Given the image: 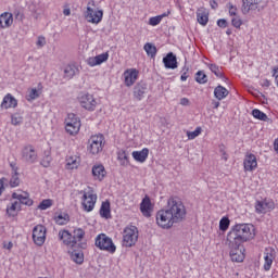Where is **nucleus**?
Instances as JSON below:
<instances>
[{"label": "nucleus", "mask_w": 278, "mask_h": 278, "mask_svg": "<svg viewBox=\"0 0 278 278\" xmlns=\"http://www.w3.org/2000/svg\"><path fill=\"white\" fill-rule=\"evenodd\" d=\"M186 218V205L177 198L172 197L167 200L165 210H160L156 213V225L161 229H172L173 225L181 223Z\"/></svg>", "instance_id": "f257e3e1"}, {"label": "nucleus", "mask_w": 278, "mask_h": 278, "mask_svg": "<svg viewBox=\"0 0 278 278\" xmlns=\"http://www.w3.org/2000/svg\"><path fill=\"white\" fill-rule=\"evenodd\" d=\"M255 238V226L253 224H237L227 235V242H231L232 247H242L244 242H249Z\"/></svg>", "instance_id": "f03ea898"}, {"label": "nucleus", "mask_w": 278, "mask_h": 278, "mask_svg": "<svg viewBox=\"0 0 278 278\" xmlns=\"http://www.w3.org/2000/svg\"><path fill=\"white\" fill-rule=\"evenodd\" d=\"M22 205L31 207V205H34V200H31L29 193L25 191L13 192L11 194L10 203L7 205V215L14 218V216H17L18 212H21Z\"/></svg>", "instance_id": "7ed1b4c3"}, {"label": "nucleus", "mask_w": 278, "mask_h": 278, "mask_svg": "<svg viewBox=\"0 0 278 278\" xmlns=\"http://www.w3.org/2000/svg\"><path fill=\"white\" fill-rule=\"evenodd\" d=\"M78 194H81V205L85 212H92L94 205H97V193L92 188L88 187L85 190L78 191Z\"/></svg>", "instance_id": "20e7f679"}, {"label": "nucleus", "mask_w": 278, "mask_h": 278, "mask_svg": "<svg viewBox=\"0 0 278 278\" xmlns=\"http://www.w3.org/2000/svg\"><path fill=\"white\" fill-rule=\"evenodd\" d=\"M105 146V137L102 134L93 135L88 140L87 150L91 155H99Z\"/></svg>", "instance_id": "39448f33"}, {"label": "nucleus", "mask_w": 278, "mask_h": 278, "mask_svg": "<svg viewBox=\"0 0 278 278\" xmlns=\"http://www.w3.org/2000/svg\"><path fill=\"white\" fill-rule=\"evenodd\" d=\"M136 242H138V227L127 226L123 231L122 245L130 249V247H136Z\"/></svg>", "instance_id": "423d86ee"}, {"label": "nucleus", "mask_w": 278, "mask_h": 278, "mask_svg": "<svg viewBox=\"0 0 278 278\" xmlns=\"http://www.w3.org/2000/svg\"><path fill=\"white\" fill-rule=\"evenodd\" d=\"M96 247L100 251H108L109 253H116V245L112 238L108 237L105 233H100L96 238Z\"/></svg>", "instance_id": "0eeeda50"}, {"label": "nucleus", "mask_w": 278, "mask_h": 278, "mask_svg": "<svg viewBox=\"0 0 278 278\" xmlns=\"http://www.w3.org/2000/svg\"><path fill=\"white\" fill-rule=\"evenodd\" d=\"M79 129H81L79 117L74 113L67 114L65 118V131H67L70 136H75V134H79Z\"/></svg>", "instance_id": "6e6552de"}, {"label": "nucleus", "mask_w": 278, "mask_h": 278, "mask_svg": "<svg viewBox=\"0 0 278 278\" xmlns=\"http://www.w3.org/2000/svg\"><path fill=\"white\" fill-rule=\"evenodd\" d=\"M77 101L84 110L94 112L97 110V99L90 93H78Z\"/></svg>", "instance_id": "1a4fd4ad"}, {"label": "nucleus", "mask_w": 278, "mask_h": 278, "mask_svg": "<svg viewBox=\"0 0 278 278\" xmlns=\"http://www.w3.org/2000/svg\"><path fill=\"white\" fill-rule=\"evenodd\" d=\"M47 240V228L43 225H37L33 229V242L37 247H42Z\"/></svg>", "instance_id": "9d476101"}, {"label": "nucleus", "mask_w": 278, "mask_h": 278, "mask_svg": "<svg viewBox=\"0 0 278 278\" xmlns=\"http://www.w3.org/2000/svg\"><path fill=\"white\" fill-rule=\"evenodd\" d=\"M85 18L88 23H92V25H99V23L103 21V10H94L90 7H87Z\"/></svg>", "instance_id": "9b49d317"}, {"label": "nucleus", "mask_w": 278, "mask_h": 278, "mask_svg": "<svg viewBox=\"0 0 278 278\" xmlns=\"http://www.w3.org/2000/svg\"><path fill=\"white\" fill-rule=\"evenodd\" d=\"M22 160L27 162L28 164H36L38 160V153L36 152V148L31 144H27L22 149Z\"/></svg>", "instance_id": "f8f14e48"}, {"label": "nucleus", "mask_w": 278, "mask_h": 278, "mask_svg": "<svg viewBox=\"0 0 278 278\" xmlns=\"http://www.w3.org/2000/svg\"><path fill=\"white\" fill-rule=\"evenodd\" d=\"M230 249V257L233 262H244V247L233 245V243L228 242Z\"/></svg>", "instance_id": "ddd939ff"}, {"label": "nucleus", "mask_w": 278, "mask_h": 278, "mask_svg": "<svg viewBox=\"0 0 278 278\" xmlns=\"http://www.w3.org/2000/svg\"><path fill=\"white\" fill-rule=\"evenodd\" d=\"M271 210H275V202H273V200L265 199L256 201L255 203L256 214H266L268 212H271Z\"/></svg>", "instance_id": "4468645a"}, {"label": "nucleus", "mask_w": 278, "mask_h": 278, "mask_svg": "<svg viewBox=\"0 0 278 278\" xmlns=\"http://www.w3.org/2000/svg\"><path fill=\"white\" fill-rule=\"evenodd\" d=\"M277 252H275V249L273 248H266L264 251V264H263V270L265 273H268L270 268H273V262H275Z\"/></svg>", "instance_id": "2eb2a0df"}, {"label": "nucleus", "mask_w": 278, "mask_h": 278, "mask_svg": "<svg viewBox=\"0 0 278 278\" xmlns=\"http://www.w3.org/2000/svg\"><path fill=\"white\" fill-rule=\"evenodd\" d=\"M138 70L136 68H128L124 72V84L127 86V88H131L136 81H138Z\"/></svg>", "instance_id": "dca6fc26"}, {"label": "nucleus", "mask_w": 278, "mask_h": 278, "mask_svg": "<svg viewBox=\"0 0 278 278\" xmlns=\"http://www.w3.org/2000/svg\"><path fill=\"white\" fill-rule=\"evenodd\" d=\"M243 168L245 173H253L257 168V156L253 153L247 154L243 160Z\"/></svg>", "instance_id": "f3484780"}, {"label": "nucleus", "mask_w": 278, "mask_h": 278, "mask_svg": "<svg viewBox=\"0 0 278 278\" xmlns=\"http://www.w3.org/2000/svg\"><path fill=\"white\" fill-rule=\"evenodd\" d=\"M264 0H242V14H249L255 10H260V3Z\"/></svg>", "instance_id": "a211bd4d"}, {"label": "nucleus", "mask_w": 278, "mask_h": 278, "mask_svg": "<svg viewBox=\"0 0 278 278\" xmlns=\"http://www.w3.org/2000/svg\"><path fill=\"white\" fill-rule=\"evenodd\" d=\"M147 90H148L147 83L144 81L137 83L132 91V94L136 101H142V99H144V96L147 94Z\"/></svg>", "instance_id": "6ab92c4d"}, {"label": "nucleus", "mask_w": 278, "mask_h": 278, "mask_svg": "<svg viewBox=\"0 0 278 278\" xmlns=\"http://www.w3.org/2000/svg\"><path fill=\"white\" fill-rule=\"evenodd\" d=\"M140 212L146 218H151V214H153V204L151 203V199L147 195L140 203Z\"/></svg>", "instance_id": "aec40b11"}, {"label": "nucleus", "mask_w": 278, "mask_h": 278, "mask_svg": "<svg viewBox=\"0 0 278 278\" xmlns=\"http://www.w3.org/2000/svg\"><path fill=\"white\" fill-rule=\"evenodd\" d=\"M110 59V53L104 52L102 54H98L96 56H91L89 59H87V64L88 66H100V64H103V62H108V60Z\"/></svg>", "instance_id": "412c9836"}, {"label": "nucleus", "mask_w": 278, "mask_h": 278, "mask_svg": "<svg viewBox=\"0 0 278 278\" xmlns=\"http://www.w3.org/2000/svg\"><path fill=\"white\" fill-rule=\"evenodd\" d=\"M91 173L96 181H103V179H105V175H108L105 166H103L102 164L93 165Z\"/></svg>", "instance_id": "4be33fe9"}, {"label": "nucleus", "mask_w": 278, "mask_h": 278, "mask_svg": "<svg viewBox=\"0 0 278 278\" xmlns=\"http://www.w3.org/2000/svg\"><path fill=\"white\" fill-rule=\"evenodd\" d=\"M163 64L165 68L175 71V68L178 66L177 55H175L173 52L167 53L166 56L163 58Z\"/></svg>", "instance_id": "5701e85b"}, {"label": "nucleus", "mask_w": 278, "mask_h": 278, "mask_svg": "<svg viewBox=\"0 0 278 278\" xmlns=\"http://www.w3.org/2000/svg\"><path fill=\"white\" fill-rule=\"evenodd\" d=\"M12 23H14L12 13L4 12L0 15V29H8V27H12Z\"/></svg>", "instance_id": "b1692460"}, {"label": "nucleus", "mask_w": 278, "mask_h": 278, "mask_svg": "<svg viewBox=\"0 0 278 278\" xmlns=\"http://www.w3.org/2000/svg\"><path fill=\"white\" fill-rule=\"evenodd\" d=\"M79 164H81V159L77 155H72L67 156L65 166L67 170H75V168H79Z\"/></svg>", "instance_id": "393cba45"}, {"label": "nucleus", "mask_w": 278, "mask_h": 278, "mask_svg": "<svg viewBox=\"0 0 278 278\" xmlns=\"http://www.w3.org/2000/svg\"><path fill=\"white\" fill-rule=\"evenodd\" d=\"M59 238L62 240L63 243L66 244V247H74L75 241L73 239V235L68 230H61L59 231Z\"/></svg>", "instance_id": "a878e982"}, {"label": "nucleus", "mask_w": 278, "mask_h": 278, "mask_svg": "<svg viewBox=\"0 0 278 278\" xmlns=\"http://www.w3.org/2000/svg\"><path fill=\"white\" fill-rule=\"evenodd\" d=\"M132 157L136 162L144 164V162H147V159L149 157V150L147 148H143L141 151H134Z\"/></svg>", "instance_id": "bb28decb"}, {"label": "nucleus", "mask_w": 278, "mask_h": 278, "mask_svg": "<svg viewBox=\"0 0 278 278\" xmlns=\"http://www.w3.org/2000/svg\"><path fill=\"white\" fill-rule=\"evenodd\" d=\"M64 79H73L75 75L79 74V68L75 64H70L64 67Z\"/></svg>", "instance_id": "cd10ccee"}, {"label": "nucleus", "mask_w": 278, "mask_h": 278, "mask_svg": "<svg viewBox=\"0 0 278 278\" xmlns=\"http://www.w3.org/2000/svg\"><path fill=\"white\" fill-rule=\"evenodd\" d=\"M18 105V101L14 99V97L11 93H8L1 103V108H4V110H10V108H16Z\"/></svg>", "instance_id": "c85d7f7f"}, {"label": "nucleus", "mask_w": 278, "mask_h": 278, "mask_svg": "<svg viewBox=\"0 0 278 278\" xmlns=\"http://www.w3.org/2000/svg\"><path fill=\"white\" fill-rule=\"evenodd\" d=\"M117 161L119 166L127 168V166H129V153H127L125 150L117 151Z\"/></svg>", "instance_id": "c756f323"}, {"label": "nucleus", "mask_w": 278, "mask_h": 278, "mask_svg": "<svg viewBox=\"0 0 278 278\" xmlns=\"http://www.w3.org/2000/svg\"><path fill=\"white\" fill-rule=\"evenodd\" d=\"M228 96H229V90H227V88H225L220 85L217 86L214 90V97L218 101H223V99H227Z\"/></svg>", "instance_id": "7c9ffc66"}, {"label": "nucleus", "mask_w": 278, "mask_h": 278, "mask_svg": "<svg viewBox=\"0 0 278 278\" xmlns=\"http://www.w3.org/2000/svg\"><path fill=\"white\" fill-rule=\"evenodd\" d=\"M100 216L101 218H112V211L110 208V201H104L102 202L101 204V207H100Z\"/></svg>", "instance_id": "2f4dec72"}, {"label": "nucleus", "mask_w": 278, "mask_h": 278, "mask_svg": "<svg viewBox=\"0 0 278 278\" xmlns=\"http://www.w3.org/2000/svg\"><path fill=\"white\" fill-rule=\"evenodd\" d=\"M143 49H144L147 55H149V58H155V55H157V48L155 46H153V43L147 42L143 46Z\"/></svg>", "instance_id": "473e14b6"}, {"label": "nucleus", "mask_w": 278, "mask_h": 278, "mask_svg": "<svg viewBox=\"0 0 278 278\" xmlns=\"http://www.w3.org/2000/svg\"><path fill=\"white\" fill-rule=\"evenodd\" d=\"M84 236H86V231H84V229L81 228H76L73 231V239H74V243L77 244V242H81V240H84Z\"/></svg>", "instance_id": "72a5a7b5"}, {"label": "nucleus", "mask_w": 278, "mask_h": 278, "mask_svg": "<svg viewBox=\"0 0 278 278\" xmlns=\"http://www.w3.org/2000/svg\"><path fill=\"white\" fill-rule=\"evenodd\" d=\"M71 260H73L75 264H84V252L74 250L71 253Z\"/></svg>", "instance_id": "f704fd0d"}, {"label": "nucleus", "mask_w": 278, "mask_h": 278, "mask_svg": "<svg viewBox=\"0 0 278 278\" xmlns=\"http://www.w3.org/2000/svg\"><path fill=\"white\" fill-rule=\"evenodd\" d=\"M252 116L256 118V121H263L264 123L268 121V115H266V113L260 111L258 109L252 110Z\"/></svg>", "instance_id": "c9c22d12"}, {"label": "nucleus", "mask_w": 278, "mask_h": 278, "mask_svg": "<svg viewBox=\"0 0 278 278\" xmlns=\"http://www.w3.org/2000/svg\"><path fill=\"white\" fill-rule=\"evenodd\" d=\"M197 18H198V23L200 25H202L203 27H205V25H207V23L210 21V16L205 12H199L197 14Z\"/></svg>", "instance_id": "e433bc0d"}, {"label": "nucleus", "mask_w": 278, "mask_h": 278, "mask_svg": "<svg viewBox=\"0 0 278 278\" xmlns=\"http://www.w3.org/2000/svg\"><path fill=\"white\" fill-rule=\"evenodd\" d=\"M10 188H18L21 186V178H18V173L14 172L9 181Z\"/></svg>", "instance_id": "4c0bfd02"}, {"label": "nucleus", "mask_w": 278, "mask_h": 278, "mask_svg": "<svg viewBox=\"0 0 278 278\" xmlns=\"http://www.w3.org/2000/svg\"><path fill=\"white\" fill-rule=\"evenodd\" d=\"M195 81L198 84H207V75H205V72L203 71H198L195 73Z\"/></svg>", "instance_id": "58836bf2"}, {"label": "nucleus", "mask_w": 278, "mask_h": 278, "mask_svg": "<svg viewBox=\"0 0 278 278\" xmlns=\"http://www.w3.org/2000/svg\"><path fill=\"white\" fill-rule=\"evenodd\" d=\"M207 67L211 72H213L219 79H223V72L220 71V67L216 64L208 63Z\"/></svg>", "instance_id": "ea45409f"}, {"label": "nucleus", "mask_w": 278, "mask_h": 278, "mask_svg": "<svg viewBox=\"0 0 278 278\" xmlns=\"http://www.w3.org/2000/svg\"><path fill=\"white\" fill-rule=\"evenodd\" d=\"M56 225H66L68 223V214H59L54 218Z\"/></svg>", "instance_id": "a19ab883"}, {"label": "nucleus", "mask_w": 278, "mask_h": 278, "mask_svg": "<svg viewBox=\"0 0 278 278\" xmlns=\"http://www.w3.org/2000/svg\"><path fill=\"white\" fill-rule=\"evenodd\" d=\"M229 225H230L229 217H223L219 220V229H220V231H227L229 229Z\"/></svg>", "instance_id": "79ce46f5"}, {"label": "nucleus", "mask_w": 278, "mask_h": 278, "mask_svg": "<svg viewBox=\"0 0 278 278\" xmlns=\"http://www.w3.org/2000/svg\"><path fill=\"white\" fill-rule=\"evenodd\" d=\"M38 97H40V91H38V89L34 88L28 92L27 101H36V99H38Z\"/></svg>", "instance_id": "37998d69"}, {"label": "nucleus", "mask_w": 278, "mask_h": 278, "mask_svg": "<svg viewBox=\"0 0 278 278\" xmlns=\"http://www.w3.org/2000/svg\"><path fill=\"white\" fill-rule=\"evenodd\" d=\"M201 127H197L194 131H187V137L189 140H194V138H198V136H201Z\"/></svg>", "instance_id": "c03bdc74"}, {"label": "nucleus", "mask_w": 278, "mask_h": 278, "mask_svg": "<svg viewBox=\"0 0 278 278\" xmlns=\"http://www.w3.org/2000/svg\"><path fill=\"white\" fill-rule=\"evenodd\" d=\"M51 205H53V201L51 199H46L40 202V204L38 205V208L39 210H49V207H51Z\"/></svg>", "instance_id": "a18cd8bd"}, {"label": "nucleus", "mask_w": 278, "mask_h": 278, "mask_svg": "<svg viewBox=\"0 0 278 278\" xmlns=\"http://www.w3.org/2000/svg\"><path fill=\"white\" fill-rule=\"evenodd\" d=\"M160 23H162V16L160 15L149 18V25H151L152 27H156V25H160Z\"/></svg>", "instance_id": "49530a36"}, {"label": "nucleus", "mask_w": 278, "mask_h": 278, "mask_svg": "<svg viewBox=\"0 0 278 278\" xmlns=\"http://www.w3.org/2000/svg\"><path fill=\"white\" fill-rule=\"evenodd\" d=\"M231 25L236 27V29H240V27H242V18H240L238 15L233 16L231 18Z\"/></svg>", "instance_id": "de8ad7c7"}, {"label": "nucleus", "mask_w": 278, "mask_h": 278, "mask_svg": "<svg viewBox=\"0 0 278 278\" xmlns=\"http://www.w3.org/2000/svg\"><path fill=\"white\" fill-rule=\"evenodd\" d=\"M51 161H52L51 155H46L41 160L40 164L41 166H43V168H49V166H51Z\"/></svg>", "instance_id": "09e8293b"}, {"label": "nucleus", "mask_w": 278, "mask_h": 278, "mask_svg": "<svg viewBox=\"0 0 278 278\" xmlns=\"http://www.w3.org/2000/svg\"><path fill=\"white\" fill-rule=\"evenodd\" d=\"M188 71H190V68H188V66H184L182 67V71H181V76H180V80H182V81H187L188 80V77H189V75H188Z\"/></svg>", "instance_id": "8fccbe9b"}, {"label": "nucleus", "mask_w": 278, "mask_h": 278, "mask_svg": "<svg viewBox=\"0 0 278 278\" xmlns=\"http://www.w3.org/2000/svg\"><path fill=\"white\" fill-rule=\"evenodd\" d=\"M36 45L39 48L45 47V45H47V39L45 38V36H39Z\"/></svg>", "instance_id": "3c124183"}, {"label": "nucleus", "mask_w": 278, "mask_h": 278, "mask_svg": "<svg viewBox=\"0 0 278 278\" xmlns=\"http://www.w3.org/2000/svg\"><path fill=\"white\" fill-rule=\"evenodd\" d=\"M229 15L230 16H238V9L233 4H229Z\"/></svg>", "instance_id": "603ef678"}, {"label": "nucleus", "mask_w": 278, "mask_h": 278, "mask_svg": "<svg viewBox=\"0 0 278 278\" xmlns=\"http://www.w3.org/2000/svg\"><path fill=\"white\" fill-rule=\"evenodd\" d=\"M3 249H7V251H12L13 247H14V243L12 241H3Z\"/></svg>", "instance_id": "864d4df0"}, {"label": "nucleus", "mask_w": 278, "mask_h": 278, "mask_svg": "<svg viewBox=\"0 0 278 278\" xmlns=\"http://www.w3.org/2000/svg\"><path fill=\"white\" fill-rule=\"evenodd\" d=\"M217 25H218L222 29H225V28L227 27V25H228L227 20H225V18L218 20V21H217Z\"/></svg>", "instance_id": "5fc2aeb1"}, {"label": "nucleus", "mask_w": 278, "mask_h": 278, "mask_svg": "<svg viewBox=\"0 0 278 278\" xmlns=\"http://www.w3.org/2000/svg\"><path fill=\"white\" fill-rule=\"evenodd\" d=\"M4 181H5V178L0 179V197H1V194H3V192L5 190Z\"/></svg>", "instance_id": "6e6d98bb"}, {"label": "nucleus", "mask_w": 278, "mask_h": 278, "mask_svg": "<svg viewBox=\"0 0 278 278\" xmlns=\"http://www.w3.org/2000/svg\"><path fill=\"white\" fill-rule=\"evenodd\" d=\"M11 123L12 125H21V117L12 116Z\"/></svg>", "instance_id": "4d7b16f0"}, {"label": "nucleus", "mask_w": 278, "mask_h": 278, "mask_svg": "<svg viewBox=\"0 0 278 278\" xmlns=\"http://www.w3.org/2000/svg\"><path fill=\"white\" fill-rule=\"evenodd\" d=\"M261 85L264 87V88H270V80L268 79H263Z\"/></svg>", "instance_id": "13d9d810"}, {"label": "nucleus", "mask_w": 278, "mask_h": 278, "mask_svg": "<svg viewBox=\"0 0 278 278\" xmlns=\"http://www.w3.org/2000/svg\"><path fill=\"white\" fill-rule=\"evenodd\" d=\"M180 105H190V100L188 98H181Z\"/></svg>", "instance_id": "bf43d9fd"}, {"label": "nucleus", "mask_w": 278, "mask_h": 278, "mask_svg": "<svg viewBox=\"0 0 278 278\" xmlns=\"http://www.w3.org/2000/svg\"><path fill=\"white\" fill-rule=\"evenodd\" d=\"M210 5L212 10H216V8H218V2H216V0H210Z\"/></svg>", "instance_id": "052dcab7"}, {"label": "nucleus", "mask_w": 278, "mask_h": 278, "mask_svg": "<svg viewBox=\"0 0 278 278\" xmlns=\"http://www.w3.org/2000/svg\"><path fill=\"white\" fill-rule=\"evenodd\" d=\"M271 75L274 78H276L278 76V66L273 67Z\"/></svg>", "instance_id": "680f3d73"}, {"label": "nucleus", "mask_w": 278, "mask_h": 278, "mask_svg": "<svg viewBox=\"0 0 278 278\" xmlns=\"http://www.w3.org/2000/svg\"><path fill=\"white\" fill-rule=\"evenodd\" d=\"M63 14L64 16H71V9H64Z\"/></svg>", "instance_id": "e2e57ef3"}, {"label": "nucleus", "mask_w": 278, "mask_h": 278, "mask_svg": "<svg viewBox=\"0 0 278 278\" xmlns=\"http://www.w3.org/2000/svg\"><path fill=\"white\" fill-rule=\"evenodd\" d=\"M15 18H23V15H21L20 12L15 13Z\"/></svg>", "instance_id": "0e129e2a"}, {"label": "nucleus", "mask_w": 278, "mask_h": 278, "mask_svg": "<svg viewBox=\"0 0 278 278\" xmlns=\"http://www.w3.org/2000/svg\"><path fill=\"white\" fill-rule=\"evenodd\" d=\"M159 16H162V18H164V17L168 16V14L163 13V14H161V15H159Z\"/></svg>", "instance_id": "69168bd1"}, {"label": "nucleus", "mask_w": 278, "mask_h": 278, "mask_svg": "<svg viewBox=\"0 0 278 278\" xmlns=\"http://www.w3.org/2000/svg\"><path fill=\"white\" fill-rule=\"evenodd\" d=\"M226 34H227L228 36H230V35H231V30H227Z\"/></svg>", "instance_id": "338daca9"}, {"label": "nucleus", "mask_w": 278, "mask_h": 278, "mask_svg": "<svg viewBox=\"0 0 278 278\" xmlns=\"http://www.w3.org/2000/svg\"><path fill=\"white\" fill-rule=\"evenodd\" d=\"M218 105H220V103H219V102H216V103H215V108H218Z\"/></svg>", "instance_id": "774afa93"}]
</instances>
